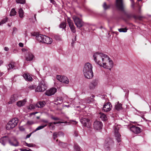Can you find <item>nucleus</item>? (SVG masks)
<instances>
[{
    "instance_id": "45",
    "label": "nucleus",
    "mask_w": 151,
    "mask_h": 151,
    "mask_svg": "<svg viewBox=\"0 0 151 151\" xmlns=\"http://www.w3.org/2000/svg\"><path fill=\"white\" fill-rule=\"evenodd\" d=\"M54 38L57 40H60V36L57 35H55L54 36Z\"/></svg>"
},
{
    "instance_id": "39",
    "label": "nucleus",
    "mask_w": 151,
    "mask_h": 151,
    "mask_svg": "<svg viewBox=\"0 0 151 151\" xmlns=\"http://www.w3.org/2000/svg\"><path fill=\"white\" fill-rule=\"evenodd\" d=\"M127 29L126 28H120L118 29V31L120 32H126L127 31Z\"/></svg>"
},
{
    "instance_id": "12",
    "label": "nucleus",
    "mask_w": 151,
    "mask_h": 151,
    "mask_svg": "<svg viewBox=\"0 0 151 151\" xmlns=\"http://www.w3.org/2000/svg\"><path fill=\"white\" fill-rule=\"evenodd\" d=\"M125 15L128 19H130L132 18H134L135 19H141L142 18V16H137L135 15H133L131 14L125 13Z\"/></svg>"
},
{
    "instance_id": "9",
    "label": "nucleus",
    "mask_w": 151,
    "mask_h": 151,
    "mask_svg": "<svg viewBox=\"0 0 151 151\" xmlns=\"http://www.w3.org/2000/svg\"><path fill=\"white\" fill-rule=\"evenodd\" d=\"M56 78L60 81L65 84H68L69 83V80L67 77L65 76L57 75L56 76Z\"/></svg>"
},
{
    "instance_id": "1",
    "label": "nucleus",
    "mask_w": 151,
    "mask_h": 151,
    "mask_svg": "<svg viewBox=\"0 0 151 151\" xmlns=\"http://www.w3.org/2000/svg\"><path fill=\"white\" fill-rule=\"evenodd\" d=\"M94 60L101 66L104 68L110 69L113 66V61L108 55L103 53L96 52L93 55Z\"/></svg>"
},
{
    "instance_id": "50",
    "label": "nucleus",
    "mask_w": 151,
    "mask_h": 151,
    "mask_svg": "<svg viewBox=\"0 0 151 151\" xmlns=\"http://www.w3.org/2000/svg\"><path fill=\"white\" fill-rule=\"evenodd\" d=\"M74 135L75 137H77L78 136V132L77 130H75L74 132Z\"/></svg>"
},
{
    "instance_id": "46",
    "label": "nucleus",
    "mask_w": 151,
    "mask_h": 151,
    "mask_svg": "<svg viewBox=\"0 0 151 151\" xmlns=\"http://www.w3.org/2000/svg\"><path fill=\"white\" fill-rule=\"evenodd\" d=\"M58 133L59 137H64V134L62 132H59Z\"/></svg>"
},
{
    "instance_id": "44",
    "label": "nucleus",
    "mask_w": 151,
    "mask_h": 151,
    "mask_svg": "<svg viewBox=\"0 0 151 151\" xmlns=\"http://www.w3.org/2000/svg\"><path fill=\"white\" fill-rule=\"evenodd\" d=\"M48 123V126L49 127H51L53 129L55 128V127L54 125H52L53 123L52 122H49Z\"/></svg>"
},
{
    "instance_id": "42",
    "label": "nucleus",
    "mask_w": 151,
    "mask_h": 151,
    "mask_svg": "<svg viewBox=\"0 0 151 151\" xmlns=\"http://www.w3.org/2000/svg\"><path fill=\"white\" fill-rule=\"evenodd\" d=\"M35 124V122L33 121H28L27 124L28 125H31Z\"/></svg>"
},
{
    "instance_id": "11",
    "label": "nucleus",
    "mask_w": 151,
    "mask_h": 151,
    "mask_svg": "<svg viewBox=\"0 0 151 151\" xmlns=\"http://www.w3.org/2000/svg\"><path fill=\"white\" fill-rule=\"evenodd\" d=\"M67 22L72 32L74 33H75L76 30L72 21L70 18H68L67 19Z\"/></svg>"
},
{
    "instance_id": "57",
    "label": "nucleus",
    "mask_w": 151,
    "mask_h": 151,
    "mask_svg": "<svg viewBox=\"0 0 151 151\" xmlns=\"http://www.w3.org/2000/svg\"><path fill=\"white\" fill-rule=\"evenodd\" d=\"M36 14H35L34 15V17H35V19H35V21H33V23H34L35 22V21H36L37 20H36Z\"/></svg>"
},
{
    "instance_id": "19",
    "label": "nucleus",
    "mask_w": 151,
    "mask_h": 151,
    "mask_svg": "<svg viewBox=\"0 0 151 151\" xmlns=\"http://www.w3.org/2000/svg\"><path fill=\"white\" fill-rule=\"evenodd\" d=\"M18 96L17 94H14L12 95L10 99V101L8 102L9 104H11L14 102L18 99Z\"/></svg>"
},
{
    "instance_id": "2",
    "label": "nucleus",
    "mask_w": 151,
    "mask_h": 151,
    "mask_svg": "<svg viewBox=\"0 0 151 151\" xmlns=\"http://www.w3.org/2000/svg\"><path fill=\"white\" fill-rule=\"evenodd\" d=\"M92 69V65L90 63H87L85 64L83 69V72L86 78L90 79L93 77V73Z\"/></svg>"
},
{
    "instance_id": "55",
    "label": "nucleus",
    "mask_w": 151,
    "mask_h": 151,
    "mask_svg": "<svg viewBox=\"0 0 151 151\" xmlns=\"http://www.w3.org/2000/svg\"><path fill=\"white\" fill-rule=\"evenodd\" d=\"M32 134V133H30V134H27V136H26V138H29V137H30L31 135Z\"/></svg>"
},
{
    "instance_id": "60",
    "label": "nucleus",
    "mask_w": 151,
    "mask_h": 151,
    "mask_svg": "<svg viewBox=\"0 0 151 151\" xmlns=\"http://www.w3.org/2000/svg\"><path fill=\"white\" fill-rule=\"evenodd\" d=\"M138 12L139 14L141 13V11L140 8H139V9L138 11Z\"/></svg>"
},
{
    "instance_id": "32",
    "label": "nucleus",
    "mask_w": 151,
    "mask_h": 151,
    "mask_svg": "<svg viewBox=\"0 0 151 151\" xmlns=\"http://www.w3.org/2000/svg\"><path fill=\"white\" fill-rule=\"evenodd\" d=\"M14 67V63H11L9 64L7 66L8 70H9L12 69H13Z\"/></svg>"
},
{
    "instance_id": "54",
    "label": "nucleus",
    "mask_w": 151,
    "mask_h": 151,
    "mask_svg": "<svg viewBox=\"0 0 151 151\" xmlns=\"http://www.w3.org/2000/svg\"><path fill=\"white\" fill-rule=\"evenodd\" d=\"M9 49V48L7 47H5L4 48V50L6 51H8Z\"/></svg>"
},
{
    "instance_id": "4",
    "label": "nucleus",
    "mask_w": 151,
    "mask_h": 151,
    "mask_svg": "<svg viewBox=\"0 0 151 151\" xmlns=\"http://www.w3.org/2000/svg\"><path fill=\"white\" fill-rule=\"evenodd\" d=\"M47 88V86L44 80L42 79L40 81L38 86L35 89V92H43Z\"/></svg>"
},
{
    "instance_id": "51",
    "label": "nucleus",
    "mask_w": 151,
    "mask_h": 151,
    "mask_svg": "<svg viewBox=\"0 0 151 151\" xmlns=\"http://www.w3.org/2000/svg\"><path fill=\"white\" fill-rule=\"evenodd\" d=\"M130 1L131 2L132 4V7L133 8L134 7V2L133 0H130Z\"/></svg>"
},
{
    "instance_id": "58",
    "label": "nucleus",
    "mask_w": 151,
    "mask_h": 151,
    "mask_svg": "<svg viewBox=\"0 0 151 151\" xmlns=\"http://www.w3.org/2000/svg\"><path fill=\"white\" fill-rule=\"evenodd\" d=\"M3 63V61L2 60H0V66L2 65Z\"/></svg>"
},
{
    "instance_id": "29",
    "label": "nucleus",
    "mask_w": 151,
    "mask_h": 151,
    "mask_svg": "<svg viewBox=\"0 0 151 151\" xmlns=\"http://www.w3.org/2000/svg\"><path fill=\"white\" fill-rule=\"evenodd\" d=\"M18 12L19 17L21 18H23L24 17V12L22 9H19Z\"/></svg>"
},
{
    "instance_id": "61",
    "label": "nucleus",
    "mask_w": 151,
    "mask_h": 151,
    "mask_svg": "<svg viewBox=\"0 0 151 151\" xmlns=\"http://www.w3.org/2000/svg\"><path fill=\"white\" fill-rule=\"evenodd\" d=\"M17 51V50H16L15 49H14V50H13V52L14 53H16Z\"/></svg>"
},
{
    "instance_id": "17",
    "label": "nucleus",
    "mask_w": 151,
    "mask_h": 151,
    "mask_svg": "<svg viewBox=\"0 0 151 151\" xmlns=\"http://www.w3.org/2000/svg\"><path fill=\"white\" fill-rule=\"evenodd\" d=\"M116 5L119 9L122 11H124L122 0H116Z\"/></svg>"
},
{
    "instance_id": "56",
    "label": "nucleus",
    "mask_w": 151,
    "mask_h": 151,
    "mask_svg": "<svg viewBox=\"0 0 151 151\" xmlns=\"http://www.w3.org/2000/svg\"><path fill=\"white\" fill-rule=\"evenodd\" d=\"M50 1L51 3H52L53 4H54L55 3V2L54 0H49Z\"/></svg>"
},
{
    "instance_id": "7",
    "label": "nucleus",
    "mask_w": 151,
    "mask_h": 151,
    "mask_svg": "<svg viewBox=\"0 0 151 151\" xmlns=\"http://www.w3.org/2000/svg\"><path fill=\"white\" fill-rule=\"evenodd\" d=\"M73 19L75 22V25L78 28H80L83 26V22L77 17L73 16Z\"/></svg>"
},
{
    "instance_id": "15",
    "label": "nucleus",
    "mask_w": 151,
    "mask_h": 151,
    "mask_svg": "<svg viewBox=\"0 0 151 151\" xmlns=\"http://www.w3.org/2000/svg\"><path fill=\"white\" fill-rule=\"evenodd\" d=\"M57 89L55 88H51L49 90H47L45 94L47 96H50L54 95Z\"/></svg>"
},
{
    "instance_id": "40",
    "label": "nucleus",
    "mask_w": 151,
    "mask_h": 151,
    "mask_svg": "<svg viewBox=\"0 0 151 151\" xmlns=\"http://www.w3.org/2000/svg\"><path fill=\"white\" fill-rule=\"evenodd\" d=\"M7 21V18L6 17L5 18L0 22V25L2 24H3L5 23Z\"/></svg>"
},
{
    "instance_id": "31",
    "label": "nucleus",
    "mask_w": 151,
    "mask_h": 151,
    "mask_svg": "<svg viewBox=\"0 0 151 151\" xmlns=\"http://www.w3.org/2000/svg\"><path fill=\"white\" fill-rule=\"evenodd\" d=\"M66 24L65 22H62L59 25V27L61 28L64 29L66 27Z\"/></svg>"
},
{
    "instance_id": "14",
    "label": "nucleus",
    "mask_w": 151,
    "mask_h": 151,
    "mask_svg": "<svg viewBox=\"0 0 151 151\" xmlns=\"http://www.w3.org/2000/svg\"><path fill=\"white\" fill-rule=\"evenodd\" d=\"M111 105L110 103H106L103 106L102 111L106 112L109 111L111 110Z\"/></svg>"
},
{
    "instance_id": "63",
    "label": "nucleus",
    "mask_w": 151,
    "mask_h": 151,
    "mask_svg": "<svg viewBox=\"0 0 151 151\" xmlns=\"http://www.w3.org/2000/svg\"><path fill=\"white\" fill-rule=\"evenodd\" d=\"M32 106H33L32 105H31L30 106L31 107V109H34L35 108V107H32Z\"/></svg>"
},
{
    "instance_id": "23",
    "label": "nucleus",
    "mask_w": 151,
    "mask_h": 151,
    "mask_svg": "<svg viewBox=\"0 0 151 151\" xmlns=\"http://www.w3.org/2000/svg\"><path fill=\"white\" fill-rule=\"evenodd\" d=\"M27 102L26 99H24L23 100L19 101H18L17 103V105L19 107H21L23 106Z\"/></svg>"
},
{
    "instance_id": "36",
    "label": "nucleus",
    "mask_w": 151,
    "mask_h": 151,
    "mask_svg": "<svg viewBox=\"0 0 151 151\" xmlns=\"http://www.w3.org/2000/svg\"><path fill=\"white\" fill-rule=\"evenodd\" d=\"M103 6L104 9L106 10L109 9L110 8V6L109 5H107L106 2H105L104 3Z\"/></svg>"
},
{
    "instance_id": "21",
    "label": "nucleus",
    "mask_w": 151,
    "mask_h": 151,
    "mask_svg": "<svg viewBox=\"0 0 151 151\" xmlns=\"http://www.w3.org/2000/svg\"><path fill=\"white\" fill-rule=\"evenodd\" d=\"M98 81L96 80H93L89 84V87L91 89L94 88L97 85Z\"/></svg>"
},
{
    "instance_id": "49",
    "label": "nucleus",
    "mask_w": 151,
    "mask_h": 151,
    "mask_svg": "<svg viewBox=\"0 0 151 151\" xmlns=\"http://www.w3.org/2000/svg\"><path fill=\"white\" fill-rule=\"evenodd\" d=\"M51 118L52 119L55 120H60V119L59 118H58V117H53L52 116L51 117Z\"/></svg>"
},
{
    "instance_id": "52",
    "label": "nucleus",
    "mask_w": 151,
    "mask_h": 151,
    "mask_svg": "<svg viewBox=\"0 0 151 151\" xmlns=\"http://www.w3.org/2000/svg\"><path fill=\"white\" fill-rule=\"evenodd\" d=\"M63 123V122H54L52 123L53 124H61V123Z\"/></svg>"
},
{
    "instance_id": "26",
    "label": "nucleus",
    "mask_w": 151,
    "mask_h": 151,
    "mask_svg": "<svg viewBox=\"0 0 151 151\" xmlns=\"http://www.w3.org/2000/svg\"><path fill=\"white\" fill-rule=\"evenodd\" d=\"M99 114L100 115V118L102 120L105 121L107 120V117L106 115L104 113L100 112Z\"/></svg>"
},
{
    "instance_id": "35",
    "label": "nucleus",
    "mask_w": 151,
    "mask_h": 151,
    "mask_svg": "<svg viewBox=\"0 0 151 151\" xmlns=\"http://www.w3.org/2000/svg\"><path fill=\"white\" fill-rule=\"evenodd\" d=\"M25 143L24 145L28 147H33L35 146V144H33L32 143H28L26 142H25Z\"/></svg>"
},
{
    "instance_id": "13",
    "label": "nucleus",
    "mask_w": 151,
    "mask_h": 151,
    "mask_svg": "<svg viewBox=\"0 0 151 151\" xmlns=\"http://www.w3.org/2000/svg\"><path fill=\"white\" fill-rule=\"evenodd\" d=\"M102 123L101 122L96 121L94 123L93 127L96 130H100L102 128Z\"/></svg>"
},
{
    "instance_id": "34",
    "label": "nucleus",
    "mask_w": 151,
    "mask_h": 151,
    "mask_svg": "<svg viewBox=\"0 0 151 151\" xmlns=\"http://www.w3.org/2000/svg\"><path fill=\"white\" fill-rule=\"evenodd\" d=\"M16 12L14 9H12L10 14L11 16H14L16 14Z\"/></svg>"
},
{
    "instance_id": "41",
    "label": "nucleus",
    "mask_w": 151,
    "mask_h": 151,
    "mask_svg": "<svg viewBox=\"0 0 151 151\" xmlns=\"http://www.w3.org/2000/svg\"><path fill=\"white\" fill-rule=\"evenodd\" d=\"M25 0H17L16 2L17 3L24 4L25 3Z\"/></svg>"
},
{
    "instance_id": "18",
    "label": "nucleus",
    "mask_w": 151,
    "mask_h": 151,
    "mask_svg": "<svg viewBox=\"0 0 151 151\" xmlns=\"http://www.w3.org/2000/svg\"><path fill=\"white\" fill-rule=\"evenodd\" d=\"M9 139L7 136L2 137L0 139V143L3 145L5 146L8 142H9Z\"/></svg>"
},
{
    "instance_id": "30",
    "label": "nucleus",
    "mask_w": 151,
    "mask_h": 151,
    "mask_svg": "<svg viewBox=\"0 0 151 151\" xmlns=\"http://www.w3.org/2000/svg\"><path fill=\"white\" fill-rule=\"evenodd\" d=\"M115 107L116 110L119 111L122 109V104H117L115 105Z\"/></svg>"
},
{
    "instance_id": "38",
    "label": "nucleus",
    "mask_w": 151,
    "mask_h": 151,
    "mask_svg": "<svg viewBox=\"0 0 151 151\" xmlns=\"http://www.w3.org/2000/svg\"><path fill=\"white\" fill-rule=\"evenodd\" d=\"M74 149L75 151H81L80 147L78 145H75L74 147Z\"/></svg>"
},
{
    "instance_id": "59",
    "label": "nucleus",
    "mask_w": 151,
    "mask_h": 151,
    "mask_svg": "<svg viewBox=\"0 0 151 151\" xmlns=\"http://www.w3.org/2000/svg\"><path fill=\"white\" fill-rule=\"evenodd\" d=\"M13 32H14V31H17V29L16 27H14L13 28Z\"/></svg>"
},
{
    "instance_id": "3",
    "label": "nucleus",
    "mask_w": 151,
    "mask_h": 151,
    "mask_svg": "<svg viewBox=\"0 0 151 151\" xmlns=\"http://www.w3.org/2000/svg\"><path fill=\"white\" fill-rule=\"evenodd\" d=\"M36 39L39 42L47 44H51L52 42L51 38L42 35H39L37 36Z\"/></svg>"
},
{
    "instance_id": "62",
    "label": "nucleus",
    "mask_w": 151,
    "mask_h": 151,
    "mask_svg": "<svg viewBox=\"0 0 151 151\" xmlns=\"http://www.w3.org/2000/svg\"><path fill=\"white\" fill-rule=\"evenodd\" d=\"M3 74V73L2 72H0V77L2 76Z\"/></svg>"
},
{
    "instance_id": "8",
    "label": "nucleus",
    "mask_w": 151,
    "mask_h": 151,
    "mask_svg": "<svg viewBox=\"0 0 151 151\" xmlns=\"http://www.w3.org/2000/svg\"><path fill=\"white\" fill-rule=\"evenodd\" d=\"M114 143V142L112 139L110 138H107L105 141L104 147L107 150H109L111 146Z\"/></svg>"
},
{
    "instance_id": "64",
    "label": "nucleus",
    "mask_w": 151,
    "mask_h": 151,
    "mask_svg": "<svg viewBox=\"0 0 151 151\" xmlns=\"http://www.w3.org/2000/svg\"><path fill=\"white\" fill-rule=\"evenodd\" d=\"M37 113V112H35H35H33V113H32L31 114H33V115H34V114H36V113Z\"/></svg>"
},
{
    "instance_id": "28",
    "label": "nucleus",
    "mask_w": 151,
    "mask_h": 151,
    "mask_svg": "<svg viewBox=\"0 0 151 151\" xmlns=\"http://www.w3.org/2000/svg\"><path fill=\"white\" fill-rule=\"evenodd\" d=\"M47 124H43L42 125H41L38 127L37 128L35 129V130L34 132H35L41 129L44 128L45 127L47 126Z\"/></svg>"
},
{
    "instance_id": "33",
    "label": "nucleus",
    "mask_w": 151,
    "mask_h": 151,
    "mask_svg": "<svg viewBox=\"0 0 151 151\" xmlns=\"http://www.w3.org/2000/svg\"><path fill=\"white\" fill-rule=\"evenodd\" d=\"M58 145L62 147L65 148L67 146L68 144L67 143H63L61 142H59L58 144Z\"/></svg>"
},
{
    "instance_id": "16",
    "label": "nucleus",
    "mask_w": 151,
    "mask_h": 151,
    "mask_svg": "<svg viewBox=\"0 0 151 151\" xmlns=\"http://www.w3.org/2000/svg\"><path fill=\"white\" fill-rule=\"evenodd\" d=\"M114 134L116 139L118 142H119L121 141V135L119 132V129L117 127H115L114 129Z\"/></svg>"
},
{
    "instance_id": "43",
    "label": "nucleus",
    "mask_w": 151,
    "mask_h": 151,
    "mask_svg": "<svg viewBox=\"0 0 151 151\" xmlns=\"http://www.w3.org/2000/svg\"><path fill=\"white\" fill-rule=\"evenodd\" d=\"M58 135V133L56 132H55L53 134V138L54 139H55L57 137Z\"/></svg>"
},
{
    "instance_id": "6",
    "label": "nucleus",
    "mask_w": 151,
    "mask_h": 151,
    "mask_svg": "<svg viewBox=\"0 0 151 151\" xmlns=\"http://www.w3.org/2000/svg\"><path fill=\"white\" fill-rule=\"evenodd\" d=\"M80 121L84 127L87 128H90L91 126V120L88 118L86 117L82 118L80 119Z\"/></svg>"
},
{
    "instance_id": "53",
    "label": "nucleus",
    "mask_w": 151,
    "mask_h": 151,
    "mask_svg": "<svg viewBox=\"0 0 151 151\" xmlns=\"http://www.w3.org/2000/svg\"><path fill=\"white\" fill-rule=\"evenodd\" d=\"M19 46L21 47H23V46H24L23 44L21 42L19 43Z\"/></svg>"
},
{
    "instance_id": "47",
    "label": "nucleus",
    "mask_w": 151,
    "mask_h": 151,
    "mask_svg": "<svg viewBox=\"0 0 151 151\" xmlns=\"http://www.w3.org/2000/svg\"><path fill=\"white\" fill-rule=\"evenodd\" d=\"M41 122L46 124L48 123H49L48 121L47 120L45 119H42L41 120Z\"/></svg>"
},
{
    "instance_id": "20",
    "label": "nucleus",
    "mask_w": 151,
    "mask_h": 151,
    "mask_svg": "<svg viewBox=\"0 0 151 151\" xmlns=\"http://www.w3.org/2000/svg\"><path fill=\"white\" fill-rule=\"evenodd\" d=\"M9 143L11 145L14 147H17L19 145V142L15 139H14L13 140H10L9 139Z\"/></svg>"
},
{
    "instance_id": "10",
    "label": "nucleus",
    "mask_w": 151,
    "mask_h": 151,
    "mask_svg": "<svg viewBox=\"0 0 151 151\" xmlns=\"http://www.w3.org/2000/svg\"><path fill=\"white\" fill-rule=\"evenodd\" d=\"M129 129L131 131L136 134L139 133L141 132V129L139 127L134 125H132L130 127Z\"/></svg>"
},
{
    "instance_id": "24",
    "label": "nucleus",
    "mask_w": 151,
    "mask_h": 151,
    "mask_svg": "<svg viewBox=\"0 0 151 151\" xmlns=\"http://www.w3.org/2000/svg\"><path fill=\"white\" fill-rule=\"evenodd\" d=\"M45 104V101H40L36 104L35 106L38 108H42L44 106Z\"/></svg>"
},
{
    "instance_id": "22",
    "label": "nucleus",
    "mask_w": 151,
    "mask_h": 151,
    "mask_svg": "<svg viewBox=\"0 0 151 151\" xmlns=\"http://www.w3.org/2000/svg\"><path fill=\"white\" fill-rule=\"evenodd\" d=\"M23 76L25 81H32V78L30 75L29 73H24Z\"/></svg>"
},
{
    "instance_id": "25",
    "label": "nucleus",
    "mask_w": 151,
    "mask_h": 151,
    "mask_svg": "<svg viewBox=\"0 0 151 151\" xmlns=\"http://www.w3.org/2000/svg\"><path fill=\"white\" fill-rule=\"evenodd\" d=\"M27 61H31L33 59L34 55L31 53H29L26 56Z\"/></svg>"
},
{
    "instance_id": "37",
    "label": "nucleus",
    "mask_w": 151,
    "mask_h": 151,
    "mask_svg": "<svg viewBox=\"0 0 151 151\" xmlns=\"http://www.w3.org/2000/svg\"><path fill=\"white\" fill-rule=\"evenodd\" d=\"M36 88V86L34 85H30L28 87V88L30 90H34Z\"/></svg>"
},
{
    "instance_id": "48",
    "label": "nucleus",
    "mask_w": 151,
    "mask_h": 151,
    "mask_svg": "<svg viewBox=\"0 0 151 151\" xmlns=\"http://www.w3.org/2000/svg\"><path fill=\"white\" fill-rule=\"evenodd\" d=\"M28 149L27 150L26 149H20V150L22 151H32V150L29 148H27Z\"/></svg>"
},
{
    "instance_id": "5",
    "label": "nucleus",
    "mask_w": 151,
    "mask_h": 151,
    "mask_svg": "<svg viewBox=\"0 0 151 151\" xmlns=\"http://www.w3.org/2000/svg\"><path fill=\"white\" fill-rule=\"evenodd\" d=\"M19 120L17 118H13L9 121L6 125L7 129L9 130L14 127L18 122Z\"/></svg>"
},
{
    "instance_id": "27",
    "label": "nucleus",
    "mask_w": 151,
    "mask_h": 151,
    "mask_svg": "<svg viewBox=\"0 0 151 151\" xmlns=\"http://www.w3.org/2000/svg\"><path fill=\"white\" fill-rule=\"evenodd\" d=\"M63 98L62 97H58L55 99V102H58L57 104H60L63 102Z\"/></svg>"
}]
</instances>
